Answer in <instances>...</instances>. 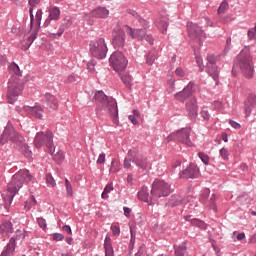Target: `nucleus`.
<instances>
[{
	"label": "nucleus",
	"instance_id": "1",
	"mask_svg": "<svg viewBox=\"0 0 256 256\" xmlns=\"http://www.w3.org/2000/svg\"><path fill=\"white\" fill-rule=\"evenodd\" d=\"M31 181H33V176L27 169H22L12 176L11 181L8 183L6 194L2 195L6 213H9L15 195L23 189L26 183H31Z\"/></svg>",
	"mask_w": 256,
	"mask_h": 256
},
{
	"label": "nucleus",
	"instance_id": "2",
	"mask_svg": "<svg viewBox=\"0 0 256 256\" xmlns=\"http://www.w3.org/2000/svg\"><path fill=\"white\" fill-rule=\"evenodd\" d=\"M9 141L12 142L16 149L24 153L26 157H31V150H29V146L25 144V138L15 130L10 121H8L0 137V145H5L9 143Z\"/></svg>",
	"mask_w": 256,
	"mask_h": 256
},
{
	"label": "nucleus",
	"instance_id": "3",
	"mask_svg": "<svg viewBox=\"0 0 256 256\" xmlns=\"http://www.w3.org/2000/svg\"><path fill=\"white\" fill-rule=\"evenodd\" d=\"M49 16L43 23V27L47 29L50 35L54 37H61L63 33H65V28L63 26H59V17H61V10L57 6H50L48 7ZM59 27V28H58ZM58 31L55 32V30Z\"/></svg>",
	"mask_w": 256,
	"mask_h": 256
},
{
	"label": "nucleus",
	"instance_id": "4",
	"mask_svg": "<svg viewBox=\"0 0 256 256\" xmlns=\"http://www.w3.org/2000/svg\"><path fill=\"white\" fill-rule=\"evenodd\" d=\"M94 99L98 105H101L104 109H108L113 123L117 125V123H119V108L117 107V100L113 97H108L102 90L95 93Z\"/></svg>",
	"mask_w": 256,
	"mask_h": 256
},
{
	"label": "nucleus",
	"instance_id": "5",
	"mask_svg": "<svg viewBox=\"0 0 256 256\" xmlns=\"http://www.w3.org/2000/svg\"><path fill=\"white\" fill-rule=\"evenodd\" d=\"M234 65L239 67L241 73L246 79H251L255 72V66L253 65V58L249 50H242L236 57Z\"/></svg>",
	"mask_w": 256,
	"mask_h": 256
},
{
	"label": "nucleus",
	"instance_id": "6",
	"mask_svg": "<svg viewBox=\"0 0 256 256\" xmlns=\"http://www.w3.org/2000/svg\"><path fill=\"white\" fill-rule=\"evenodd\" d=\"M34 146L36 149H41V147H46L48 153L53 155L55 153V144L53 143V132L47 130L46 133L40 131L36 134L34 138Z\"/></svg>",
	"mask_w": 256,
	"mask_h": 256
},
{
	"label": "nucleus",
	"instance_id": "7",
	"mask_svg": "<svg viewBox=\"0 0 256 256\" xmlns=\"http://www.w3.org/2000/svg\"><path fill=\"white\" fill-rule=\"evenodd\" d=\"M89 49L92 57H95V59H105L107 57V51H109L105 38L90 41Z\"/></svg>",
	"mask_w": 256,
	"mask_h": 256
},
{
	"label": "nucleus",
	"instance_id": "8",
	"mask_svg": "<svg viewBox=\"0 0 256 256\" xmlns=\"http://www.w3.org/2000/svg\"><path fill=\"white\" fill-rule=\"evenodd\" d=\"M171 193V184L165 180L155 179L152 183L151 196L161 199V197H169Z\"/></svg>",
	"mask_w": 256,
	"mask_h": 256
},
{
	"label": "nucleus",
	"instance_id": "9",
	"mask_svg": "<svg viewBox=\"0 0 256 256\" xmlns=\"http://www.w3.org/2000/svg\"><path fill=\"white\" fill-rule=\"evenodd\" d=\"M109 63L114 70L118 73L121 71H125L127 69V65H129V60L125 57V54L121 51H115L111 54L109 58Z\"/></svg>",
	"mask_w": 256,
	"mask_h": 256
},
{
	"label": "nucleus",
	"instance_id": "10",
	"mask_svg": "<svg viewBox=\"0 0 256 256\" xmlns=\"http://www.w3.org/2000/svg\"><path fill=\"white\" fill-rule=\"evenodd\" d=\"M166 141L167 143H170V141H180V143H184V145L191 147V145H193V142H191V130L189 128H182L171 133L166 138Z\"/></svg>",
	"mask_w": 256,
	"mask_h": 256
},
{
	"label": "nucleus",
	"instance_id": "11",
	"mask_svg": "<svg viewBox=\"0 0 256 256\" xmlns=\"http://www.w3.org/2000/svg\"><path fill=\"white\" fill-rule=\"evenodd\" d=\"M196 91H199V85L194 81H190L181 91L174 94V99L180 103H185L187 99L193 97V93H196Z\"/></svg>",
	"mask_w": 256,
	"mask_h": 256
},
{
	"label": "nucleus",
	"instance_id": "12",
	"mask_svg": "<svg viewBox=\"0 0 256 256\" xmlns=\"http://www.w3.org/2000/svg\"><path fill=\"white\" fill-rule=\"evenodd\" d=\"M125 41H127L125 30L121 28V26H116L112 32V44L114 49H123V47H125Z\"/></svg>",
	"mask_w": 256,
	"mask_h": 256
},
{
	"label": "nucleus",
	"instance_id": "13",
	"mask_svg": "<svg viewBox=\"0 0 256 256\" xmlns=\"http://www.w3.org/2000/svg\"><path fill=\"white\" fill-rule=\"evenodd\" d=\"M209 195H211V190H209V188L204 189L200 195V202L207 209H210L217 213V203L215 202L217 201V196L215 194H212L209 198Z\"/></svg>",
	"mask_w": 256,
	"mask_h": 256
},
{
	"label": "nucleus",
	"instance_id": "14",
	"mask_svg": "<svg viewBox=\"0 0 256 256\" xmlns=\"http://www.w3.org/2000/svg\"><path fill=\"white\" fill-rule=\"evenodd\" d=\"M23 93V84L9 80L7 100L10 105L17 101V97Z\"/></svg>",
	"mask_w": 256,
	"mask_h": 256
},
{
	"label": "nucleus",
	"instance_id": "15",
	"mask_svg": "<svg viewBox=\"0 0 256 256\" xmlns=\"http://www.w3.org/2000/svg\"><path fill=\"white\" fill-rule=\"evenodd\" d=\"M180 179H198L201 175L199 167L195 163H190L184 170L179 173Z\"/></svg>",
	"mask_w": 256,
	"mask_h": 256
},
{
	"label": "nucleus",
	"instance_id": "16",
	"mask_svg": "<svg viewBox=\"0 0 256 256\" xmlns=\"http://www.w3.org/2000/svg\"><path fill=\"white\" fill-rule=\"evenodd\" d=\"M132 163H134L139 171L144 174L149 173V170L151 169V162L145 156L134 157Z\"/></svg>",
	"mask_w": 256,
	"mask_h": 256
},
{
	"label": "nucleus",
	"instance_id": "17",
	"mask_svg": "<svg viewBox=\"0 0 256 256\" xmlns=\"http://www.w3.org/2000/svg\"><path fill=\"white\" fill-rule=\"evenodd\" d=\"M198 109H199V106L197 105V98L192 97L186 103V111L188 113V117H190L192 121H195V119H197Z\"/></svg>",
	"mask_w": 256,
	"mask_h": 256
},
{
	"label": "nucleus",
	"instance_id": "18",
	"mask_svg": "<svg viewBox=\"0 0 256 256\" xmlns=\"http://www.w3.org/2000/svg\"><path fill=\"white\" fill-rule=\"evenodd\" d=\"M42 103L46 109H57L59 107V101H57V97L52 95L51 93H46L42 99Z\"/></svg>",
	"mask_w": 256,
	"mask_h": 256
},
{
	"label": "nucleus",
	"instance_id": "19",
	"mask_svg": "<svg viewBox=\"0 0 256 256\" xmlns=\"http://www.w3.org/2000/svg\"><path fill=\"white\" fill-rule=\"evenodd\" d=\"M188 35L192 37V39H199V37H203L204 32L203 30L195 23L188 22L187 24Z\"/></svg>",
	"mask_w": 256,
	"mask_h": 256
},
{
	"label": "nucleus",
	"instance_id": "20",
	"mask_svg": "<svg viewBox=\"0 0 256 256\" xmlns=\"http://www.w3.org/2000/svg\"><path fill=\"white\" fill-rule=\"evenodd\" d=\"M22 111L36 119H43V109L41 106H23Z\"/></svg>",
	"mask_w": 256,
	"mask_h": 256
},
{
	"label": "nucleus",
	"instance_id": "21",
	"mask_svg": "<svg viewBox=\"0 0 256 256\" xmlns=\"http://www.w3.org/2000/svg\"><path fill=\"white\" fill-rule=\"evenodd\" d=\"M256 105V96L255 94H250L247 97V100L244 103V111L246 117H250L251 113L253 112V108Z\"/></svg>",
	"mask_w": 256,
	"mask_h": 256
},
{
	"label": "nucleus",
	"instance_id": "22",
	"mask_svg": "<svg viewBox=\"0 0 256 256\" xmlns=\"http://www.w3.org/2000/svg\"><path fill=\"white\" fill-rule=\"evenodd\" d=\"M126 27L129 29V35L132 39H137L138 41H145V36L147 35L146 29H133L132 27H129L126 25Z\"/></svg>",
	"mask_w": 256,
	"mask_h": 256
},
{
	"label": "nucleus",
	"instance_id": "23",
	"mask_svg": "<svg viewBox=\"0 0 256 256\" xmlns=\"http://www.w3.org/2000/svg\"><path fill=\"white\" fill-rule=\"evenodd\" d=\"M206 71L215 81L216 85H219V67H217V64H207Z\"/></svg>",
	"mask_w": 256,
	"mask_h": 256
},
{
	"label": "nucleus",
	"instance_id": "24",
	"mask_svg": "<svg viewBox=\"0 0 256 256\" xmlns=\"http://www.w3.org/2000/svg\"><path fill=\"white\" fill-rule=\"evenodd\" d=\"M17 247V243L15 242V238L11 237L7 245L4 247V250L1 252L0 256H11L15 253V249Z\"/></svg>",
	"mask_w": 256,
	"mask_h": 256
},
{
	"label": "nucleus",
	"instance_id": "25",
	"mask_svg": "<svg viewBox=\"0 0 256 256\" xmlns=\"http://www.w3.org/2000/svg\"><path fill=\"white\" fill-rule=\"evenodd\" d=\"M13 233V224L11 221H5L0 225V239Z\"/></svg>",
	"mask_w": 256,
	"mask_h": 256
},
{
	"label": "nucleus",
	"instance_id": "26",
	"mask_svg": "<svg viewBox=\"0 0 256 256\" xmlns=\"http://www.w3.org/2000/svg\"><path fill=\"white\" fill-rule=\"evenodd\" d=\"M91 17H96L97 19H107L109 17V10L105 7H98L91 11Z\"/></svg>",
	"mask_w": 256,
	"mask_h": 256
},
{
	"label": "nucleus",
	"instance_id": "27",
	"mask_svg": "<svg viewBox=\"0 0 256 256\" xmlns=\"http://www.w3.org/2000/svg\"><path fill=\"white\" fill-rule=\"evenodd\" d=\"M138 199L140 201H143L144 203H149V205H151V198L149 196V187L142 186V188L138 192Z\"/></svg>",
	"mask_w": 256,
	"mask_h": 256
},
{
	"label": "nucleus",
	"instance_id": "28",
	"mask_svg": "<svg viewBox=\"0 0 256 256\" xmlns=\"http://www.w3.org/2000/svg\"><path fill=\"white\" fill-rule=\"evenodd\" d=\"M104 251L105 256H115V250L113 249V244L111 243V237L106 235L104 239Z\"/></svg>",
	"mask_w": 256,
	"mask_h": 256
},
{
	"label": "nucleus",
	"instance_id": "29",
	"mask_svg": "<svg viewBox=\"0 0 256 256\" xmlns=\"http://www.w3.org/2000/svg\"><path fill=\"white\" fill-rule=\"evenodd\" d=\"M120 79L127 89H131L133 87V76L131 74L127 72L120 73Z\"/></svg>",
	"mask_w": 256,
	"mask_h": 256
},
{
	"label": "nucleus",
	"instance_id": "30",
	"mask_svg": "<svg viewBox=\"0 0 256 256\" xmlns=\"http://www.w3.org/2000/svg\"><path fill=\"white\" fill-rule=\"evenodd\" d=\"M39 3H41V0H28L31 27H33V23H35V16L33 15V9H35V7L39 5Z\"/></svg>",
	"mask_w": 256,
	"mask_h": 256
},
{
	"label": "nucleus",
	"instance_id": "31",
	"mask_svg": "<svg viewBox=\"0 0 256 256\" xmlns=\"http://www.w3.org/2000/svg\"><path fill=\"white\" fill-rule=\"evenodd\" d=\"M183 204V197L180 195H172L168 203L166 204L168 207H179V205Z\"/></svg>",
	"mask_w": 256,
	"mask_h": 256
},
{
	"label": "nucleus",
	"instance_id": "32",
	"mask_svg": "<svg viewBox=\"0 0 256 256\" xmlns=\"http://www.w3.org/2000/svg\"><path fill=\"white\" fill-rule=\"evenodd\" d=\"M156 25L159 31H161L163 35H165V33H167V28L169 27V20L167 18H160L156 22Z\"/></svg>",
	"mask_w": 256,
	"mask_h": 256
},
{
	"label": "nucleus",
	"instance_id": "33",
	"mask_svg": "<svg viewBox=\"0 0 256 256\" xmlns=\"http://www.w3.org/2000/svg\"><path fill=\"white\" fill-rule=\"evenodd\" d=\"M132 15L133 17H135V19H137L138 23H140L141 27H143V29H149L150 25H149V21L145 20L143 17H141V15H139V13H137L136 11H132Z\"/></svg>",
	"mask_w": 256,
	"mask_h": 256
},
{
	"label": "nucleus",
	"instance_id": "34",
	"mask_svg": "<svg viewBox=\"0 0 256 256\" xmlns=\"http://www.w3.org/2000/svg\"><path fill=\"white\" fill-rule=\"evenodd\" d=\"M174 251L176 256H185L187 253V242H183L181 245H174Z\"/></svg>",
	"mask_w": 256,
	"mask_h": 256
},
{
	"label": "nucleus",
	"instance_id": "35",
	"mask_svg": "<svg viewBox=\"0 0 256 256\" xmlns=\"http://www.w3.org/2000/svg\"><path fill=\"white\" fill-rule=\"evenodd\" d=\"M157 59V50L151 49L148 54L146 55V63L147 65H153L155 60Z\"/></svg>",
	"mask_w": 256,
	"mask_h": 256
},
{
	"label": "nucleus",
	"instance_id": "36",
	"mask_svg": "<svg viewBox=\"0 0 256 256\" xmlns=\"http://www.w3.org/2000/svg\"><path fill=\"white\" fill-rule=\"evenodd\" d=\"M191 225L198 227L199 229L207 230V224L200 219L194 218L190 220Z\"/></svg>",
	"mask_w": 256,
	"mask_h": 256
},
{
	"label": "nucleus",
	"instance_id": "37",
	"mask_svg": "<svg viewBox=\"0 0 256 256\" xmlns=\"http://www.w3.org/2000/svg\"><path fill=\"white\" fill-rule=\"evenodd\" d=\"M114 189L115 187H113V182L108 183L102 192V199H109V193Z\"/></svg>",
	"mask_w": 256,
	"mask_h": 256
},
{
	"label": "nucleus",
	"instance_id": "38",
	"mask_svg": "<svg viewBox=\"0 0 256 256\" xmlns=\"http://www.w3.org/2000/svg\"><path fill=\"white\" fill-rule=\"evenodd\" d=\"M8 69H9L10 73H13L17 77H20L21 69L19 68V65L12 63L9 65Z\"/></svg>",
	"mask_w": 256,
	"mask_h": 256
},
{
	"label": "nucleus",
	"instance_id": "39",
	"mask_svg": "<svg viewBox=\"0 0 256 256\" xmlns=\"http://www.w3.org/2000/svg\"><path fill=\"white\" fill-rule=\"evenodd\" d=\"M39 31L38 30H34L32 31V33L30 34V36L27 39V49H29L31 47V45H33V42L35 41V39H37V35H38Z\"/></svg>",
	"mask_w": 256,
	"mask_h": 256
},
{
	"label": "nucleus",
	"instance_id": "40",
	"mask_svg": "<svg viewBox=\"0 0 256 256\" xmlns=\"http://www.w3.org/2000/svg\"><path fill=\"white\" fill-rule=\"evenodd\" d=\"M41 19H43V10L38 9L35 16V22L38 29L41 27Z\"/></svg>",
	"mask_w": 256,
	"mask_h": 256
},
{
	"label": "nucleus",
	"instance_id": "41",
	"mask_svg": "<svg viewBox=\"0 0 256 256\" xmlns=\"http://www.w3.org/2000/svg\"><path fill=\"white\" fill-rule=\"evenodd\" d=\"M65 159V153L63 150H59L55 155H54V161L56 163H63V160Z\"/></svg>",
	"mask_w": 256,
	"mask_h": 256
},
{
	"label": "nucleus",
	"instance_id": "42",
	"mask_svg": "<svg viewBox=\"0 0 256 256\" xmlns=\"http://www.w3.org/2000/svg\"><path fill=\"white\" fill-rule=\"evenodd\" d=\"M65 187L68 197H73V185H71L69 179H65Z\"/></svg>",
	"mask_w": 256,
	"mask_h": 256
},
{
	"label": "nucleus",
	"instance_id": "43",
	"mask_svg": "<svg viewBox=\"0 0 256 256\" xmlns=\"http://www.w3.org/2000/svg\"><path fill=\"white\" fill-rule=\"evenodd\" d=\"M199 159L204 163L205 165H209V155L205 154L204 152L198 153Z\"/></svg>",
	"mask_w": 256,
	"mask_h": 256
},
{
	"label": "nucleus",
	"instance_id": "44",
	"mask_svg": "<svg viewBox=\"0 0 256 256\" xmlns=\"http://www.w3.org/2000/svg\"><path fill=\"white\" fill-rule=\"evenodd\" d=\"M220 157L223 159V161H227L229 159V150H227L225 147L221 148Z\"/></svg>",
	"mask_w": 256,
	"mask_h": 256
},
{
	"label": "nucleus",
	"instance_id": "45",
	"mask_svg": "<svg viewBox=\"0 0 256 256\" xmlns=\"http://www.w3.org/2000/svg\"><path fill=\"white\" fill-rule=\"evenodd\" d=\"M229 9V4L227 2H222L218 8V14L221 15L222 13H225Z\"/></svg>",
	"mask_w": 256,
	"mask_h": 256
},
{
	"label": "nucleus",
	"instance_id": "46",
	"mask_svg": "<svg viewBox=\"0 0 256 256\" xmlns=\"http://www.w3.org/2000/svg\"><path fill=\"white\" fill-rule=\"evenodd\" d=\"M46 183L48 185H51L52 187H55L57 183L55 182V178H53V175L50 173L46 174Z\"/></svg>",
	"mask_w": 256,
	"mask_h": 256
},
{
	"label": "nucleus",
	"instance_id": "47",
	"mask_svg": "<svg viewBox=\"0 0 256 256\" xmlns=\"http://www.w3.org/2000/svg\"><path fill=\"white\" fill-rule=\"evenodd\" d=\"M130 244H129V247H130V251H133L134 247H135V239H136V236H135V232H133V230H130Z\"/></svg>",
	"mask_w": 256,
	"mask_h": 256
},
{
	"label": "nucleus",
	"instance_id": "48",
	"mask_svg": "<svg viewBox=\"0 0 256 256\" xmlns=\"http://www.w3.org/2000/svg\"><path fill=\"white\" fill-rule=\"evenodd\" d=\"M117 165H118V163H117V160H115V159H112V161H111V166H110V169H109V173H117Z\"/></svg>",
	"mask_w": 256,
	"mask_h": 256
},
{
	"label": "nucleus",
	"instance_id": "49",
	"mask_svg": "<svg viewBox=\"0 0 256 256\" xmlns=\"http://www.w3.org/2000/svg\"><path fill=\"white\" fill-rule=\"evenodd\" d=\"M37 223L41 229H47V220L44 218H37Z\"/></svg>",
	"mask_w": 256,
	"mask_h": 256
},
{
	"label": "nucleus",
	"instance_id": "50",
	"mask_svg": "<svg viewBox=\"0 0 256 256\" xmlns=\"http://www.w3.org/2000/svg\"><path fill=\"white\" fill-rule=\"evenodd\" d=\"M200 115L204 121H209L211 119V114L207 110H201Z\"/></svg>",
	"mask_w": 256,
	"mask_h": 256
},
{
	"label": "nucleus",
	"instance_id": "51",
	"mask_svg": "<svg viewBox=\"0 0 256 256\" xmlns=\"http://www.w3.org/2000/svg\"><path fill=\"white\" fill-rule=\"evenodd\" d=\"M207 61V65H217V58L215 57V55H208Z\"/></svg>",
	"mask_w": 256,
	"mask_h": 256
},
{
	"label": "nucleus",
	"instance_id": "52",
	"mask_svg": "<svg viewBox=\"0 0 256 256\" xmlns=\"http://www.w3.org/2000/svg\"><path fill=\"white\" fill-rule=\"evenodd\" d=\"M52 239L53 241H63V239H65V235L62 233H54L52 234Z\"/></svg>",
	"mask_w": 256,
	"mask_h": 256
},
{
	"label": "nucleus",
	"instance_id": "53",
	"mask_svg": "<svg viewBox=\"0 0 256 256\" xmlns=\"http://www.w3.org/2000/svg\"><path fill=\"white\" fill-rule=\"evenodd\" d=\"M105 153L102 152L99 156H98V159L96 161L97 165H103V163H105Z\"/></svg>",
	"mask_w": 256,
	"mask_h": 256
},
{
	"label": "nucleus",
	"instance_id": "54",
	"mask_svg": "<svg viewBox=\"0 0 256 256\" xmlns=\"http://www.w3.org/2000/svg\"><path fill=\"white\" fill-rule=\"evenodd\" d=\"M175 75H177V77H185V70H183L181 67H178L175 70Z\"/></svg>",
	"mask_w": 256,
	"mask_h": 256
},
{
	"label": "nucleus",
	"instance_id": "55",
	"mask_svg": "<svg viewBox=\"0 0 256 256\" xmlns=\"http://www.w3.org/2000/svg\"><path fill=\"white\" fill-rule=\"evenodd\" d=\"M111 231L114 236L121 234V228H119V226H111Z\"/></svg>",
	"mask_w": 256,
	"mask_h": 256
},
{
	"label": "nucleus",
	"instance_id": "56",
	"mask_svg": "<svg viewBox=\"0 0 256 256\" xmlns=\"http://www.w3.org/2000/svg\"><path fill=\"white\" fill-rule=\"evenodd\" d=\"M131 163H133V158L132 159L125 158L124 159V169H130Z\"/></svg>",
	"mask_w": 256,
	"mask_h": 256
},
{
	"label": "nucleus",
	"instance_id": "57",
	"mask_svg": "<svg viewBox=\"0 0 256 256\" xmlns=\"http://www.w3.org/2000/svg\"><path fill=\"white\" fill-rule=\"evenodd\" d=\"M87 69L90 73H93L95 71V62L93 61L88 62Z\"/></svg>",
	"mask_w": 256,
	"mask_h": 256
},
{
	"label": "nucleus",
	"instance_id": "58",
	"mask_svg": "<svg viewBox=\"0 0 256 256\" xmlns=\"http://www.w3.org/2000/svg\"><path fill=\"white\" fill-rule=\"evenodd\" d=\"M229 125H231L233 129H241V124H239L235 120H229Z\"/></svg>",
	"mask_w": 256,
	"mask_h": 256
},
{
	"label": "nucleus",
	"instance_id": "59",
	"mask_svg": "<svg viewBox=\"0 0 256 256\" xmlns=\"http://www.w3.org/2000/svg\"><path fill=\"white\" fill-rule=\"evenodd\" d=\"M62 230L67 233L68 235H73V230H71V226L69 225H64L62 227Z\"/></svg>",
	"mask_w": 256,
	"mask_h": 256
},
{
	"label": "nucleus",
	"instance_id": "60",
	"mask_svg": "<svg viewBox=\"0 0 256 256\" xmlns=\"http://www.w3.org/2000/svg\"><path fill=\"white\" fill-rule=\"evenodd\" d=\"M144 39L147 41V43H149L150 45H153L154 43L153 35L146 34Z\"/></svg>",
	"mask_w": 256,
	"mask_h": 256
},
{
	"label": "nucleus",
	"instance_id": "61",
	"mask_svg": "<svg viewBox=\"0 0 256 256\" xmlns=\"http://www.w3.org/2000/svg\"><path fill=\"white\" fill-rule=\"evenodd\" d=\"M77 81V78L75 75H69L65 81V83H75Z\"/></svg>",
	"mask_w": 256,
	"mask_h": 256
},
{
	"label": "nucleus",
	"instance_id": "62",
	"mask_svg": "<svg viewBox=\"0 0 256 256\" xmlns=\"http://www.w3.org/2000/svg\"><path fill=\"white\" fill-rule=\"evenodd\" d=\"M230 47H231V37H228L226 40V47L224 49L225 53H229Z\"/></svg>",
	"mask_w": 256,
	"mask_h": 256
},
{
	"label": "nucleus",
	"instance_id": "63",
	"mask_svg": "<svg viewBox=\"0 0 256 256\" xmlns=\"http://www.w3.org/2000/svg\"><path fill=\"white\" fill-rule=\"evenodd\" d=\"M256 31H255V26L254 29L248 30V37L249 39H255Z\"/></svg>",
	"mask_w": 256,
	"mask_h": 256
},
{
	"label": "nucleus",
	"instance_id": "64",
	"mask_svg": "<svg viewBox=\"0 0 256 256\" xmlns=\"http://www.w3.org/2000/svg\"><path fill=\"white\" fill-rule=\"evenodd\" d=\"M125 217H131V208L124 206L123 207Z\"/></svg>",
	"mask_w": 256,
	"mask_h": 256
}]
</instances>
